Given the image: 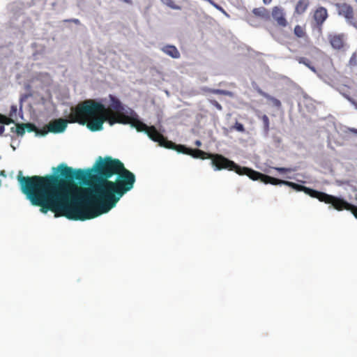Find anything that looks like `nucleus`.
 I'll return each instance as SVG.
<instances>
[{"mask_svg":"<svg viewBox=\"0 0 357 357\" xmlns=\"http://www.w3.org/2000/svg\"><path fill=\"white\" fill-rule=\"evenodd\" d=\"M25 123H17V128H15L18 136H24L25 134Z\"/></svg>","mask_w":357,"mask_h":357,"instance_id":"obj_21","label":"nucleus"},{"mask_svg":"<svg viewBox=\"0 0 357 357\" xmlns=\"http://www.w3.org/2000/svg\"><path fill=\"white\" fill-rule=\"evenodd\" d=\"M130 120H128V123H127L126 125H129V126L131 128H136V124L134 123V122H130Z\"/></svg>","mask_w":357,"mask_h":357,"instance_id":"obj_37","label":"nucleus"},{"mask_svg":"<svg viewBox=\"0 0 357 357\" xmlns=\"http://www.w3.org/2000/svg\"><path fill=\"white\" fill-rule=\"evenodd\" d=\"M50 132L54 134L63 133L67 128V122L63 119H58L48 123Z\"/></svg>","mask_w":357,"mask_h":357,"instance_id":"obj_7","label":"nucleus"},{"mask_svg":"<svg viewBox=\"0 0 357 357\" xmlns=\"http://www.w3.org/2000/svg\"><path fill=\"white\" fill-rule=\"evenodd\" d=\"M1 159V156L0 155V160Z\"/></svg>","mask_w":357,"mask_h":357,"instance_id":"obj_48","label":"nucleus"},{"mask_svg":"<svg viewBox=\"0 0 357 357\" xmlns=\"http://www.w3.org/2000/svg\"><path fill=\"white\" fill-rule=\"evenodd\" d=\"M309 6V0H300L296 6V13H303Z\"/></svg>","mask_w":357,"mask_h":357,"instance_id":"obj_15","label":"nucleus"},{"mask_svg":"<svg viewBox=\"0 0 357 357\" xmlns=\"http://www.w3.org/2000/svg\"><path fill=\"white\" fill-rule=\"evenodd\" d=\"M208 1H209V2H210V3H211V4H212V5H213L215 8H217V9H218V10H221V11L224 12L223 8H222L220 6H219V5H218L217 3H215L214 1H213L212 0H208Z\"/></svg>","mask_w":357,"mask_h":357,"instance_id":"obj_34","label":"nucleus"},{"mask_svg":"<svg viewBox=\"0 0 357 357\" xmlns=\"http://www.w3.org/2000/svg\"><path fill=\"white\" fill-rule=\"evenodd\" d=\"M109 98L110 102L109 106L112 110L117 113L121 109H123L124 105L116 96L109 94Z\"/></svg>","mask_w":357,"mask_h":357,"instance_id":"obj_11","label":"nucleus"},{"mask_svg":"<svg viewBox=\"0 0 357 357\" xmlns=\"http://www.w3.org/2000/svg\"><path fill=\"white\" fill-rule=\"evenodd\" d=\"M233 129L236 130L238 132H245V128L244 126L238 121L236 122V123L232 127Z\"/></svg>","mask_w":357,"mask_h":357,"instance_id":"obj_24","label":"nucleus"},{"mask_svg":"<svg viewBox=\"0 0 357 357\" xmlns=\"http://www.w3.org/2000/svg\"><path fill=\"white\" fill-rule=\"evenodd\" d=\"M274 141L277 143H280L281 142V139L280 137H274Z\"/></svg>","mask_w":357,"mask_h":357,"instance_id":"obj_42","label":"nucleus"},{"mask_svg":"<svg viewBox=\"0 0 357 357\" xmlns=\"http://www.w3.org/2000/svg\"><path fill=\"white\" fill-rule=\"evenodd\" d=\"M328 16L327 10L324 7H319L314 13V18L317 24H321Z\"/></svg>","mask_w":357,"mask_h":357,"instance_id":"obj_10","label":"nucleus"},{"mask_svg":"<svg viewBox=\"0 0 357 357\" xmlns=\"http://www.w3.org/2000/svg\"><path fill=\"white\" fill-rule=\"evenodd\" d=\"M343 132L345 134L352 133L357 137V129L356 128L346 127L345 129L343 130Z\"/></svg>","mask_w":357,"mask_h":357,"instance_id":"obj_26","label":"nucleus"},{"mask_svg":"<svg viewBox=\"0 0 357 357\" xmlns=\"http://www.w3.org/2000/svg\"><path fill=\"white\" fill-rule=\"evenodd\" d=\"M252 13L255 15L260 17L263 19H268L270 17L268 10L264 7H259L254 8Z\"/></svg>","mask_w":357,"mask_h":357,"instance_id":"obj_14","label":"nucleus"},{"mask_svg":"<svg viewBox=\"0 0 357 357\" xmlns=\"http://www.w3.org/2000/svg\"><path fill=\"white\" fill-rule=\"evenodd\" d=\"M152 141L158 142V144L164 148L172 149L177 152V150L181 149L183 145H178L176 143L168 140L162 135L158 133L156 128L154 126H151L150 130H147V132L145 134Z\"/></svg>","mask_w":357,"mask_h":357,"instance_id":"obj_5","label":"nucleus"},{"mask_svg":"<svg viewBox=\"0 0 357 357\" xmlns=\"http://www.w3.org/2000/svg\"><path fill=\"white\" fill-rule=\"evenodd\" d=\"M17 106L12 105L10 107V111L9 116H12L13 118L15 117L16 116V114H17Z\"/></svg>","mask_w":357,"mask_h":357,"instance_id":"obj_31","label":"nucleus"},{"mask_svg":"<svg viewBox=\"0 0 357 357\" xmlns=\"http://www.w3.org/2000/svg\"><path fill=\"white\" fill-rule=\"evenodd\" d=\"M357 2V0H355Z\"/></svg>","mask_w":357,"mask_h":357,"instance_id":"obj_49","label":"nucleus"},{"mask_svg":"<svg viewBox=\"0 0 357 357\" xmlns=\"http://www.w3.org/2000/svg\"><path fill=\"white\" fill-rule=\"evenodd\" d=\"M15 126L12 127V128H10V132H16V131L15 130V128H17V123H16V124H15Z\"/></svg>","mask_w":357,"mask_h":357,"instance_id":"obj_41","label":"nucleus"},{"mask_svg":"<svg viewBox=\"0 0 357 357\" xmlns=\"http://www.w3.org/2000/svg\"><path fill=\"white\" fill-rule=\"evenodd\" d=\"M296 60L298 61V62L299 63H302V64L305 65V66H307L312 72H314L315 73H317L315 67L311 65V62L308 59H307L305 57H298L296 59Z\"/></svg>","mask_w":357,"mask_h":357,"instance_id":"obj_17","label":"nucleus"},{"mask_svg":"<svg viewBox=\"0 0 357 357\" xmlns=\"http://www.w3.org/2000/svg\"><path fill=\"white\" fill-rule=\"evenodd\" d=\"M272 0H263L264 4H269Z\"/></svg>","mask_w":357,"mask_h":357,"instance_id":"obj_44","label":"nucleus"},{"mask_svg":"<svg viewBox=\"0 0 357 357\" xmlns=\"http://www.w3.org/2000/svg\"><path fill=\"white\" fill-rule=\"evenodd\" d=\"M330 43L332 47L336 50H340L343 47V40L340 35L331 36Z\"/></svg>","mask_w":357,"mask_h":357,"instance_id":"obj_13","label":"nucleus"},{"mask_svg":"<svg viewBox=\"0 0 357 357\" xmlns=\"http://www.w3.org/2000/svg\"><path fill=\"white\" fill-rule=\"evenodd\" d=\"M266 99L270 100V101H271L273 105V106H275V107H276L278 108L280 107L281 102L278 99H277V98H274V97H273V96H271L270 95H269L268 98H266Z\"/></svg>","mask_w":357,"mask_h":357,"instance_id":"obj_23","label":"nucleus"},{"mask_svg":"<svg viewBox=\"0 0 357 357\" xmlns=\"http://www.w3.org/2000/svg\"><path fill=\"white\" fill-rule=\"evenodd\" d=\"M255 89L260 96L264 97L265 98L269 97V94L262 91L259 87L257 86Z\"/></svg>","mask_w":357,"mask_h":357,"instance_id":"obj_32","label":"nucleus"},{"mask_svg":"<svg viewBox=\"0 0 357 357\" xmlns=\"http://www.w3.org/2000/svg\"><path fill=\"white\" fill-rule=\"evenodd\" d=\"M0 176H2L3 177H6V172L4 170L0 171Z\"/></svg>","mask_w":357,"mask_h":357,"instance_id":"obj_43","label":"nucleus"},{"mask_svg":"<svg viewBox=\"0 0 357 357\" xmlns=\"http://www.w3.org/2000/svg\"><path fill=\"white\" fill-rule=\"evenodd\" d=\"M160 1L163 4L171 8L172 9L177 10H181V7L180 6L176 5L172 0H160Z\"/></svg>","mask_w":357,"mask_h":357,"instance_id":"obj_20","label":"nucleus"},{"mask_svg":"<svg viewBox=\"0 0 357 357\" xmlns=\"http://www.w3.org/2000/svg\"><path fill=\"white\" fill-rule=\"evenodd\" d=\"M211 103L219 111L222 110V106L215 100H211Z\"/></svg>","mask_w":357,"mask_h":357,"instance_id":"obj_30","label":"nucleus"},{"mask_svg":"<svg viewBox=\"0 0 357 357\" xmlns=\"http://www.w3.org/2000/svg\"><path fill=\"white\" fill-rule=\"evenodd\" d=\"M285 184L286 186H288L297 192H304L311 197L317 198L321 202L331 204L329 208L332 207L337 211H350L353 215L357 219V206L348 202L342 197L328 195L326 192H320L294 182Z\"/></svg>","mask_w":357,"mask_h":357,"instance_id":"obj_4","label":"nucleus"},{"mask_svg":"<svg viewBox=\"0 0 357 357\" xmlns=\"http://www.w3.org/2000/svg\"><path fill=\"white\" fill-rule=\"evenodd\" d=\"M177 153L188 155L196 159H211V165L215 171H220L226 169L230 171H234L241 176L246 175L252 181H260L265 184L286 185L285 183H291V181L281 180L263 174L250 167H241L221 154H212L200 149H195L188 147L187 146H181V149L177 150Z\"/></svg>","mask_w":357,"mask_h":357,"instance_id":"obj_3","label":"nucleus"},{"mask_svg":"<svg viewBox=\"0 0 357 357\" xmlns=\"http://www.w3.org/2000/svg\"><path fill=\"white\" fill-rule=\"evenodd\" d=\"M117 114L119 118H122L126 121L131 120L132 121H138L139 116L130 107L128 106H123V109H121Z\"/></svg>","mask_w":357,"mask_h":357,"instance_id":"obj_8","label":"nucleus"},{"mask_svg":"<svg viewBox=\"0 0 357 357\" xmlns=\"http://www.w3.org/2000/svg\"><path fill=\"white\" fill-rule=\"evenodd\" d=\"M294 32V34L298 38H303L305 36V32L303 31V28L299 25H296L295 26Z\"/></svg>","mask_w":357,"mask_h":357,"instance_id":"obj_22","label":"nucleus"},{"mask_svg":"<svg viewBox=\"0 0 357 357\" xmlns=\"http://www.w3.org/2000/svg\"><path fill=\"white\" fill-rule=\"evenodd\" d=\"M342 96L348 100L357 109V102H356L352 98H351L349 95L342 93Z\"/></svg>","mask_w":357,"mask_h":357,"instance_id":"obj_29","label":"nucleus"},{"mask_svg":"<svg viewBox=\"0 0 357 357\" xmlns=\"http://www.w3.org/2000/svg\"><path fill=\"white\" fill-rule=\"evenodd\" d=\"M195 145L199 147L202 146V142L200 140H196L195 142Z\"/></svg>","mask_w":357,"mask_h":357,"instance_id":"obj_39","label":"nucleus"},{"mask_svg":"<svg viewBox=\"0 0 357 357\" xmlns=\"http://www.w3.org/2000/svg\"><path fill=\"white\" fill-rule=\"evenodd\" d=\"M4 130H5L4 126H0V136L3 135Z\"/></svg>","mask_w":357,"mask_h":357,"instance_id":"obj_40","label":"nucleus"},{"mask_svg":"<svg viewBox=\"0 0 357 357\" xmlns=\"http://www.w3.org/2000/svg\"><path fill=\"white\" fill-rule=\"evenodd\" d=\"M6 119V116L2 114H0V123L3 124L4 120Z\"/></svg>","mask_w":357,"mask_h":357,"instance_id":"obj_36","label":"nucleus"},{"mask_svg":"<svg viewBox=\"0 0 357 357\" xmlns=\"http://www.w3.org/2000/svg\"><path fill=\"white\" fill-rule=\"evenodd\" d=\"M10 146L12 147L13 150L15 151V147L13 145V144H10Z\"/></svg>","mask_w":357,"mask_h":357,"instance_id":"obj_46","label":"nucleus"},{"mask_svg":"<svg viewBox=\"0 0 357 357\" xmlns=\"http://www.w3.org/2000/svg\"><path fill=\"white\" fill-rule=\"evenodd\" d=\"M261 119L263 123V133L264 137H267L268 135L269 132V118L267 115L264 114Z\"/></svg>","mask_w":357,"mask_h":357,"instance_id":"obj_16","label":"nucleus"},{"mask_svg":"<svg viewBox=\"0 0 357 357\" xmlns=\"http://www.w3.org/2000/svg\"><path fill=\"white\" fill-rule=\"evenodd\" d=\"M68 21L69 22H74L76 24H80V21L78 19H71V20H69Z\"/></svg>","mask_w":357,"mask_h":357,"instance_id":"obj_38","label":"nucleus"},{"mask_svg":"<svg viewBox=\"0 0 357 357\" xmlns=\"http://www.w3.org/2000/svg\"><path fill=\"white\" fill-rule=\"evenodd\" d=\"M272 17L280 26H287V22L284 18L283 10L282 8L278 6L274 7L272 11Z\"/></svg>","mask_w":357,"mask_h":357,"instance_id":"obj_9","label":"nucleus"},{"mask_svg":"<svg viewBox=\"0 0 357 357\" xmlns=\"http://www.w3.org/2000/svg\"><path fill=\"white\" fill-rule=\"evenodd\" d=\"M349 63L351 66L357 65V61H356V59L355 54H353L352 56L350 58Z\"/></svg>","mask_w":357,"mask_h":357,"instance_id":"obj_33","label":"nucleus"},{"mask_svg":"<svg viewBox=\"0 0 357 357\" xmlns=\"http://www.w3.org/2000/svg\"><path fill=\"white\" fill-rule=\"evenodd\" d=\"M25 132H32L35 131V129L36 128V126L35 124L32 123H25Z\"/></svg>","mask_w":357,"mask_h":357,"instance_id":"obj_25","label":"nucleus"},{"mask_svg":"<svg viewBox=\"0 0 357 357\" xmlns=\"http://www.w3.org/2000/svg\"><path fill=\"white\" fill-rule=\"evenodd\" d=\"M142 126L144 128H142L141 126L136 125L135 130H137V132H142L144 134H146L147 132V130H148L146 128L147 126L144 123H143Z\"/></svg>","mask_w":357,"mask_h":357,"instance_id":"obj_28","label":"nucleus"},{"mask_svg":"<svg viewBox=\"0 0 357 357\" xmlns=\"http://www.w3.org/2000/svg\"><path fill=\"white\" fill-rule=\"evenodd\" d=\"M162 51L174 59H178L180 53L177 48L173 45H166L162 48Z\"/></svg>","mask_w":357,"mask_h":357,"instance_id":"obj_12","label":"nucleus"},{"mask_svg":"<svg viewBox=\"0 0 357 357\" xmlns=\"http://www.w3.org/2000/svg\"><path fill=\"white\" fill-rule=\"evenodd\" d=\"M4 122L3 124L5 125H10V124H16L15 120L13 119V117L9 116H6V119H3Z\"/></svg>","mask_w":357,"mask_h":357,"instance_id":"obj_27","label":"nucleus"},{"mask_svg":"<svg viewBox=\"0 0 357 357\" xmlns=\"http://www.w3.org/2000/svg\"><path fill=\"white\" fill-rule=\"evenodd\" d=\"M213 90H214V89H211L208 86L202 87V91L204 93H212Z\"/></svg>","mask_w":357,"mask_h":357,"instance_id":"obj_35","label":"nucleus"},{"mask_svg":"<svg viewBox=\"0 0 357 357\" xmlns=\"http://www.w3.org/2000/svg\"><path fill=\"white\" fill-rule=\"evenodd\" d=\"M45 133L44 134H38V133H36V135H40V136H42V137H45Z\"/></svg>","mask_w":357,"mask_h":357,"instance_id":"obj_45","label":"nucleus"},{"mask_svg":"<svg viewBox=\"0 0 357 357\" xmlns=\"http://www.w3.org/2000/svg\"><path fill=\"white\" fill-rule=\"evenodd\" d=\"M97 100V101H98V100ZM100 101L102 102V101H103V99H101V100H100Z\"/></svg>","mask_w":357,"mask_h":357,"instance_id":"obj_47","label":"nucleus"},{"mask_svg":"<svg viewBox=\"0 0 357 357\" xmlns=\"http://www.w3.org/2000/svg\"><path fill=\"white\" fill-rule=\"evenodd\" d=\"M274 169L278 171L280 174H284L286 173H290L298 170V167H273Z\"/></svg>","mask_w":357,"mask_h":357,"instance_id":"obj_18","label":"nucleus"},{"mask_svg":"<svg viewBox=\"0 0 357 357\" xmlns=\"http://www.w3.org/2000/svg\"><path fill=\"white\" fill-rule=\"evenodd\" d=\"M17 179L22 193L41 213L63 211L76 221L107 213L136 181L121 160L110 155L98 156L92 167L83 169L61 162L43 176H24L20 170Z\"/></svg>","mask_w":357,"mask_h":357,"instance_id":"obj_1","label":"nucleus"},{"mask_svg":"<svg viewBox=\"0 0 357 357\" xmlns=\"http://www.w3.org/2000/svg\"><path fill=\"white\" fill-rule=\"evenodd\" d=\"M70 115L75 122L86 126L91 132L102 130L105 122L110 126L115 123H128V121L119 118L117 113L113 115L105 104L96 99H86L79 102L77 106L72 107Z\"/></svg>","mask_w":357,"mask_h":357,"instance_id":"obj_2","label":"nucleus"},{"mask_svg":"<svg viewBox=\"0 0 357 357\" xmlns=\"http://www.w3.org/2000/svg\"><path fill=\"white\" fill-rule=\"evenodd\" d=\"M337 12L344 17L346 22L357 29V21L354 18V11L351 6L346 3H335Z\"/></svg>","mask_w":357,"mask_h":357,"instance_id":"obj_6","label":"nucleus"},{"mask_svg":"<svg viewBox=\"0 0 357 357\" xmlns=\"http://www.w3.org/2000/svg\"><path fill=\"white\" fill-rule=\"evenodd\" d=\"M212 93L218 94V95H224L229 96L230 98H233L234 96V93L230 91L223 90V89H215L212 91Z\"/></svg>","mask_w":357,"mask_h":357,"instance_id":"obj_19","label":"nucleus"}]
</instances>
